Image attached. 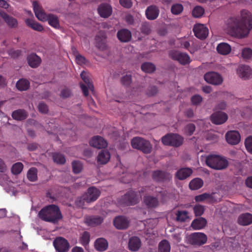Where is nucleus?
<instances>
[{
	"label": "nucleus",
	"mask_w": 252,
	"mask_h": 252,
	"mask_svg": "<svg viewBox=\"0 0 252 252\" xmlns=\"http://www.w3.org/2000/svg\"><path fill=\"white\" fill-rule=\"evenodd\" d=\"M227 32L236 38H246L252 31V15L249 11L244 9L240 16L229 17L225 22Z\"/></svg>",
	"instance_id": "f257e3e1"
},
{
	"label": "nucleus",
	"mask_w": 252,
	"mask_h": 252,
	"mask_svg": "<svg viewBox=\"0 0 252 252\" xmlns=\"http://www.w3.org/2000/svg\"><path fill=\"white\" fill-rule=\"evenodd\" d=\"M38 217L45 221L54 224L57 223L63 218L60 208L55 204L44 207L39 212Z\"/></svg>",
	"instance_id": "f03ea898"
},
{
	"label": "nucleus",
	"mask_w": 252,
	"mask_h": 252,
	"mask_svg": "<svg viewBox=\"0 0 252 252\" xmlns=\"http://www.w3.org/2000/svg\"><path fill=\"white\" fill-rule=\"evenodd\" d=\"M33 7L35 16L38 20L42 21L47 20L48 24L53 27L56 29L60 28L59 21L57 16L52 15V14L46 15L36 1L33 2Z\"/></svg>",
	"instance_id": "7ed1b4c3"
},
{
	"label": "nucleus",
	"mask_w": 252,
	"mask_h": 252,
	"mask_svg": "<svg viewBox=\"0 0 252 252\" xmlns=\"http://www.w3.org/2000/svg\"><path fill=\"white\" fill-rule=\"evenodd\" d=\"M205 162L208 166L215 170L225 169L228 165V161L225 158L216 155L207 156Z\"/></svg>",
	"instance_id": "20e7f679"
},
{
	"label": "nucleus",
	"mask_w": 252,
	"mask_h": 252,
	"mask_svg": "<svg viewBox=\"0 0 252 252\" xmlns=\"http://www.w3.org/2000/svg\"><path fill=\"white\" fill-rule=\"evenodd\" d=\"M132 148L142 151L145 154H149L152 150L150 142L140 137H134L131 140Z\"/></svg>",
	"instance_id": "39448f33"
},
{
	"label": "nucleus",
	"mask_w": 252,
	"mask_h": 252,
	"mask_svg": "<svg viewBox=\"0 0 252 252\" xmlns=\"http://www.w3.org/2000/svg\"><path fill=\"white\" fill-rule=\"evenodd\" d=\"M184 138L176 133H168L161 138V142L166 146L179 147L183 143Z\"/></svg>",
	"instance_id": "423d86ee"
},
{
	"label": "nucleus",
	"mask_w": 252,
	"mask_h": 252,
	"mask_svg": "<svg viewBox=\"0 0 252 252\" xmlns=\"http://www.w3.org/2000/svg\"><path fill=\"white\" fill-rule=\"evenodd\" d=\"M169 57L174 61H177L180 64L185 65L189 63L191 60L187 53H182L176 50H172L169 52Z\"/></svg>",
	"instance_id": "0eeeda50"
},
{
	"label": "nucleus",
	"mask_w": 252,
	"mask_h": 252,
	"mask_svg": "<svg viewBox=\"0 0 252 252\" xmlns=\"http://www.w3.org/2000/svg\"><path fill=\"white\" fill-rule=\"evenodd\" d=\"M139 198V195L135 191L131 190L122 196L121 201L127 206L133 205L138 202Z\"/></svg>",
	"instance_id": "6e6552de"
},
{
	"label": "nucleus",
	"mask_w": 252,
	"mask_h": 252,
	"mask_svg": "<svg viewBox=\"0 0 252 252\" xmlns=\"http://www.w3.org/2000/svg\"><path fill=\"white\" fill-rule=\"evenodd\" d=\"M204 79L208 83L215 85H220L223 81L221 76L219 73L214 71L205 73Z\"/></svg>",
	"instance_id": "1a4fd4ad"
},
{
	"label": "nucleus",
	"mask_w": 252,
	"mask_h": 252,
	"mask_svg": "<svg viewBox=\"0 0 252 252\" xmlns=\"http://www.w3.org/2000/svg\"><path fill=\"white\" fill-rule=\"evenodd\" d=\"M100 191L96 188L91 187L88 188L86 193L84 194V198L86 203H91L96 201L100 195Z\"/></svg>",
	"instance_id": "9d476101"
},
{
	"label": "nucleus",
	"mask_w": 252,
	"mask_h": 252,
	"mask_svg": "<svg viewBox=\"0 0 252 252\" xmlns=\"http://www.w3.org/2000/svg\"><path fill=\"white\" fill-rule=\"evenodd\" d=\"M53 244L57 252H67L69 248V243L63 237H57L54 241Z\"/></svg>",
	"instance_id": "9b49d317"
},
{
	"label": "nucleus",
	"mask_w": 252,
	"mask_h": 252,
	"mask_svg": "<svg viewBox=\"0 0 252 252\" xmlns=\"http://www.w3.org/2000/svg\"><path fill=\"white\" fill-rule=\"evenodd\" d=\"M171 178L169 173L166 170H154L152 172V179L157 182H163Z\"/></svg>",
	"instance_id": "f8f14e48"
},
{
	"label": "nucleus",
	"mask_w": 252,
	"mask_h": 252,
	"mask_svg": "<svg viewBox=\"0 0 252 252\" xmlns=\"http://www.w3.org/2000/svg\"><path fill=\"white\" fill-rule=\"evenodd\" d=\"M193 31L195 36L200 39H205L208 34V29L201 24L195 25L193 28Z\"/></svg>",
	"instance_id": "ddd939ff"
},
{
	"label": "nucleus",
	"mask_w": 252,
	"mask_h": 252,
	"mask_svg": "<svg viewBox=\"0 0 252 252\" xmlns=\"http://www.w3.org/2000/svg\"><path fill=\"white\" fill-rule=\"evenodd\" d=\"M225 139L227 142L231 145L238 144L241 140L239 132L236 130L229 131L225 134Z\"/></svg>",
	"instance_id": "4468645a"
},
{
	"label": "nucleus",
	"mask_w": 252,
	"mask_h": 252,
	"mask_svg": "<svg viewBox=\"0 0 252 252\" xmlns=\"http://www.w3.org/2000/svg\"><path fill=\"white\" fill-rule=\"evenodd\" d=\"M189 241L192 245H201L206 242L207 236L203 233H194L190 235Z\"/></svg>",
	"instance_id": "2eb2a0df"
},
{
	"label": "nucleus",
	"mask_w": 252,
	"mask_h": 252,
	"mask_svg": "<svg viewBox=\"0 0 252 252\" xmlns=\"http://www.w3.org/2000/svg\"><path fill=\"white\" fill-rule=\"evenodd\" d=\"M227 115L225 113L221 111L215 112L211 115L212 122L217 125L224 123L227 121Z\"/></svg>",
	"instance_id": "dca6fc26"
},
{
	"label": "nucleus",
	"mask_w": 252,
	"mask_h": 252,
	"mask_svg": "<svg viewBox=\"0 0 252 252\" xmlns=\"http://www.w3.org/2000/svg\"><path fill=\"white\" fill-rule=\"evenodd\" d=\"M89 144L91 146L98 149L105 148L107 145L106 141L100 136H94L90 141Z\"/></svg>",
	"instance_id": "f3484780"
},
{
	"label": "nucleus",
	"mask_w": 252,
	"mask_h": 252,
	"mask_svg": "<svg viewBox=\"0 0 252 252\" xmlns=\"http://www.w3.org/2000/svg\"><path fill=\"white\" fill-rule=\"evenodd\" d=\"M113 224L118 229H125L128 226L129 221L126 217L119 216L114 218Z\"/></svg>",
	"instance_id": "a211bd4d"
},
{
	"label": "nucleus",
	"mask_w": 252,
	"mask_h": 252,
	"mask_svg": "<svg viewBox=\"0 0 252 252\" xmlns=\"http://www.w3.org/2000/svg\"><path fill=\"white\" fill-rule=\"evenodd\" d=\"M159 11L158 7L154 5L148 6L146 10V16L148 19L153 20L158 16Z\"/></svg>",
	"instance_id": "6ab92c4d"
},
{
	"label": "nucleus",
	"mask_w": 252,
	"mask_h": 252,
	"mask_svg": "<svg viewBox=\"0 0 252 252\" xmlns=\"http://www.w3.org/2000/svg\"><path fill=\"white\" fill-rule=\"evenodd\" d=\"M0 16L3 18L7 24L11 28H15L18 25L17 20L14 17L8 16L3 10L0 9Z\"/></svg>",
	"instance_id": "aec40b11"
},
{
	"label": "nucleus",
	"mask_w": 252,
	"mask_h": 252,
	"mask_svg": "<svg viewBox=\"0 0 252 252\" xmlns=\"http://www.w3.org/2000/svg\"><path fill=\"white\" fill-rule=\"evenodd\" d=\"M237 73L240 77L245 80L249 78L252 74L250 67L246 65L239 66L237 69Z\"/></svg>",
	"instance_id": "412c9836"
},
{
	"label": "nucleus",
	"mask_w": 252,
	"mask_h": 252,
	"mask_svg": "<svg viewBox=\"0 0 252 252\" xmlns=\"http://www.w3.org/2000/svg\"><path fill=\"white\" fill-rule=\"evenodd\" d=\"M192 173L193 171L191 168H183L176 172L175 176L179 180H183L189 177Z\"/></svg>",
	"instance_id": "4be33fe9"
},
{
	"label": "nucleus",
	"mask_w": 252,
	"mask_h": 252,
	"mask_svg": "<svg viewBox=\"0 0 252 252\" xmlns=\"http://www.w3.org/2000/svg\"><path fill=\"white\" fill-rule=\"evenodd\" d=\"M108 246L107 241L105 238H102V237L97 238L94 241V248L99 252H104L107 250Z\"/></svg>",
	"instance_id": "5701e85b"
},
{
	"label": "nucleus",
	"mask_w": 252,
	"mask_h": 252,
	"mask_svg": "<svg viewBox=\"0 0 252 252\" xmlns=\"http://www.w3.org/2000/svg\"><path fill=\"white\" fill-rule=\"evenodd\" d=\"M117 38H118L121 42H128L131 38V32L127 29H122L117 32Z\"/></svg>",
	"instance_id": "b1692460"
},
{
	"label": "nucleus",
	"mask_w": 252,
	"mask_h": 252,
	"mask_svg": "<svg viewBox=\"0 0 252 252\" xmlns=\"http://www.w3.org/2000/svg\"><path fill=\"white\" fill-rule=\"evenodd\" d=\"M141 246L140 239L137 237H130L128 241V248L131 251H137Z\"/></svg>",
	"instance_id": "393cba45"
},
{
	"label": "nucleus",
	"mask_w": 252,
	"mask_h": 252,
	"mask_svg": "<svg viewBox=\"0 0 252 252\" xmlns=\"http://www.w3.org/2000/svg\"><path fill=\"white\" fill-rule=\"evenodd\" d=\"M98 12L101 17L106 18L111 15L112 8L109 4L103 3L98 7Z\"/></svg>",
	"instance_id": "a878e982"
},
{
	"label": "nucleus",
	"mask_w": 252,
	"mask_h": 252,
	"mask_svg": "<svg viewBox=\"0 0 252 252\" xmlns=\"http://www.w3.org/2000/svg\"><path fill=\"white\" fill-rule=\"evenodd\" d=\"M144 202L148 208H154L158 204V199L156 197L146 195L144 197Z\"/></svg>",
	"instance_id": "bb28decb"
},
{
	"label": "nucleus",
	"mask_w": 252,
	"mask_h": 252,
	"mask_svg": "<svg viewBox=\"0 0 252 252\" xmlns=\"http://www.w3.org/2000/svg\"><path fill=\"white\" fill-rule=\"evenodd\" d=\"M103 220V219L99 216H91L86 218V223L90 226H94L100 224Z\"/></svg>",
	"instance_id": "cd10ccee"
},
{
	"label": "nucleus",
	"mask_w": 252,
	"mask_h": 252,
	"mask_svg": "<svg viewBox=\"0 0 252 252\" xmlns=\"http://www.w3.org/2000/svg\"><path fill=\"white\" fill-rule=\"evenodd\" d=\"M238 223L243 226L249 225L252 223V215L250 213H244L239 216L238 219Z\"/></svg>",
	"instance_id": "c85d7f7f"
},
{
	"label": "nucleus",
	"mask_w": 252,
	"mask_h": 252,
	"mask_svg": "<svg viewBox=\"0 0 252 252\" xmlns=\"http://www.w3.org/2000/svg\"><path fill=\"white\" fill-rule=\"evenodd\" d=\"M206 220L203 217L194 219L191 222V226L194 230H199L203 228L206 225Z\"/></svg>",
	"instance_id": "c756f323"
},
{
	"label": "nucleus",
	"mask_w": 252,
	"mask_h": 252,
	"mask_svg": "<svg viewBox=\"0 0 252 252\" xmlns=\"http://www.w3.org/2000/svg\"><path fill=\"white\" fill-rule=\"evenodd\" d=\"M28 116V112L24 109H19L12 112V117L16 120L23 121L26 119Z\"/></svg>",
	"instance_id": "7c9ffc66"
},
{
	"label": "nucleus",
	"mask_w": 252,
	"mask_h": 252,
	"mask_svg": "<svg viewBox=\"0 0 252 252\" xmlns=\"http://www.w3.org/2000/svg\"><path fill=\"white\" fill-rule=\"evenodd\" d=\"M110 158V155L108 151L102 150L99 153L97 157V162L100 164H105L108 162Z\"/></svg>",
	"instance_id": "2f4dec72"
},
{
	"label": "nucleus",
	"mask_w": 252,
	"mask_h": 252,
	"mask_svg": "<svg viewBox=\"0 0 252 252\" xmlns=\"http://www.w3.org/2000/svg\"><path fill=\"white\" fill-rule=\"evenodd\" d=\"M40 58L35 54H32L28 57L29 64L32 68L38 67L41 63Z\"/></svg>",
	"instance_id": "473e14b6"
},
{
	"label": "nucleus",
	"mask_w": 252,
	"mask_h": 252,
	"mask_svg": "<svg viewBox=\"0 0 252 252\" xmlns=\"http://www.w3.org/2000/svg\"><path fill=\"white\" fill-rule=\"evenodd\" d=\"M217 50L220 54L226 55L230 52L231 47L228 43L221 42L217 46Z\"/></svg>",
	"instance_id": "72a5a7b5"
},
{
	"label": "nucleus",
	"mask_w": 252,
	"mask_h": 252,
	"mask_svg": "<svg viewBox=\"0 0 252 252\" xmlns=\"http://www.w3.org/2000/svg\"><path fill=\"white\" fill-rule=\"evenodd\" d=\"M26 24L28 26L31 27L33 30L38 31L41 32L43 31V28L41 25L37 22H35L31 18H28L25 21Z\"/></svg>",
	"instance_id": "f704fd0d"
},
{
	"label": "nucleus",
	"mask_w": 252,
	"mask_h": 252,
	"mask_svg": "<svg viewBox=\"0 0 252 252\" xmlns=\"http://www.w3.org/2000/svg\"><path fill=\"white\" fill-rule=\"evenodd\" d=\"M203 185V180L199 178H196L190 182L189 187L190 189L195 190L200 189Z\"/></svg>",
	"instance_id": "c9c22d12"
},
{
	"label": "nucleus",
	"mask_w": 252,
	"mask_h": 252,
	"mask_svg": "<svg viewBox=\"0 0 252 252\" xmlns=\"http://www.w3.org/2000/svg\"><path fill=\"white\" fill-rule=\"evenodd\" d=\"M16 85L18 90L21 91H26L30 88V83L27 79H21L17 82Z\"/></svg>",
	"instance_id": "e433bc0d"
},
{
	"label": "nucleus",
	"mask_w": 252,
	"mask_h": 252,
	"mask_svg": "<svg viewBox=\"0 0 252 252\" xmlns=\"http://www.w3.org/2000/svg\"><path fill=\"white\" fill-rule=\"evenodd\" d=\"M171 246L169 241L163 239L158 244V252H170Z\"/></svg>",
	"instance_id": "4c0bfd02"
},
{
	"label": "nucleus",
	"mask_w": 252,
	"mask_h": 252,
	"mask_svg": "<svg viewBox=\"0 0 252 252\" xmlns=\"http://www.w3.org/2000/svg\"><path fill=\"white\" fill-rule=\"evenodd\" d=\"M176 220L179 222L186 221L189 218V213L187 211L178 210L176 213Z\"/></svg>",
	"instance_id": "58836bf2"
},
{
	"label": "nucleus",
	"mask_w": 252,
	"mask_h": 252,
	"mask_svg": "<svg viewBox=\"0 0 252 252\" xmlns=\"http://www.w3.org/2000/svg\"><path fill=\"white\" fill-rule=\"evenodd\" d=\"M141 69L146 73H151L155 70L156 66L152 63L145 62L141 65Z\"/></svg>",
	"instance_id": "ea45409f"
},
{
	"label": "nucleus",
	"mask_w": 252,
	"mask_h": 252,
	"mask_svg": "<svg viewBox=\"0 0 252 252\" xmlns=\"http://www.w3.org/2000/svg\"><path fill=\"white\" fill-rule=\"evenodd\" d=\"M52 157L54 161L58 164H63L65 162L64 156L61 153H54L53 154Z\"/></svg>",
	"instance_id": "a19ab883"
},
{
	"label": "nucleus",
	"mask_w": 252,
	"mask_h": 252,
	"mask_svg": "<svg viewBox=\"0 0 252 252\" xmlns=\"http://www.w3.org/2000/svg\"><path fill=\"white\" fill-rule=\"evenodd\" d=\"M141 32L145 35H149L151 32V25L148 22H144L141 24V28H140Z\"/></svg>",
	"instance_id": "79ce46f5"
},
{
	"label": "nucleus",
	"mask_w": 252,
	"mask_h": 252,
	"mask_svg": "<svg viewBox=\"0 0 252 252\" xmlns=\"http://www.w3.org/2000/svg\"><path fill=\"white\" fill-rule=\"evenodd\" d=\"M27 177L31 182H35L37 179V170L35 167H32L29 169L27 173Z\"/></svg>",
	"instance_id": "37998d69"
},
{
	"label": "nucleus",
	"mask_w": 252,
	"mask_h": 252,
	"mask_svg": "<svg viewBox=\"0 0 252 252\" xmlns=\"http://www.w3.org/2000/svg\"><path fill=\"white\" fill-rule=\"evenodd\" d=\"M80 76L82 80L84 81V82L88 86L89 89L91 91H93L94 90V86L90 81L87 73L83 71L81 72Z\"/></svg>",
	"instance_id": "c03bdc74"
},
{
	"label": "nucleus",
	"mask_w": 252,
	"mask_h": 252,
	"mask_svg": "<svg viewBox=\"0 0 252 252\" xmlns=\"http://www.w3.org/2000/svg\"><path fill=\"white\" fill-rule=\"evenodd\" d=\"M72 169L74 173H80L83 169V165L79 161H74L72 162Z\"/></svg>",
	"instance_id": "a18cd8bd"
},
{
	"label": "nucleus",
	"mask_w": 252,
	"mask_h": 252,
	"mask_svg": "<svg viewBox=\"0 0 252 252\" xmlns=\"http://www.w3.org/2000/svg\"><path fill=\"white\" fill-rule=\"evenodd\" d=\"M204 13V8L200 6H195L192 10V14L196 18H198L202 16Z\"/></svg>",
	"instance_id": "49530a36"
},
{
	"label": "nucleus",
	"mask_w": 252,
	"mask_h": 252,
	"mask_svg": "<svg viewBox=\"0 0 252 252\" xmlns=\"http://www.w3.org/2000/svg\"><path fill=\"white\" fill-rule=\"evenodd\" d=\"M23 168V165L21 162H17L14 164L11 168V172L15 175L21 173Z\"/></svg>",
	"instance_id": "de8ad7c7"
},
{
	"label": "nucleus",
	"mask_w": 252,
	"mask_h": 252,
	"mask_svg": "<svg viewBox=\"0 0 252 252\" xmlns=\"http://www.w3.org/2000/svg\"><path fill=\"white\" fill-rule=\"evenodd\" d=\"M90 239V235L87 231H85L80 237V242L82 245L84 246H87L89 242Z\"/></svg>",
	"instance_id": "09e8293b"
},
{
	"label": "nucleus",
	"mask_w": 252,
	"mask_h": 252,
	"mask_svg": "<svg viewBox=\"0 0 252 252\" xmlns=\"http://www.w3.org/2000/svg\"><path fill=\"white\" fill-rule=\"evenodd\" d=\"M183 10V7L181 4L177 3L173 4L171 8V13L173 14H180Z\"/></svg>",
	"instance_id": "8fccbe9b"
},
{
	"label": "nucleus",
	"mask_w": 252,
	"mask_h": 252,
	"mask_svg": "<svg viewBox=\"0 0 252 252\" xmlns=\"http://www.w3.org/2000/svg\"><path fill=\"white\" fill-rule=\"evenodd\" d=\"M96 47L101 51L105 50L107 48L105 42L102 39H100L99 36L98 35L96 36Z\"/></svg>",
	"instance_id": "3c124183"
},
{
	"label": "nucleus",
	"mask_w": 252,
	"mask_h": 252,
	"mask_svg": "<svg viewBox=\"0 0 252 252\" xmlns=\"http://www.w3.org/2000/svg\"><path fill=\"white\" fill-rule=\"evenodd\" d=\"M245 146L247 151L252 154V136H250L246 138Z\"/></svg>",
	"instance_id": "603ef678"
},
{
	"label": "nucleus",
	"mask_w": 252,
	"mask_h": 252,
	"mask_svg": "<svg viewBox=\"0 0 252 252\" xmlns=\"http://www.w3.org/2000/svg\"><path fill=\"white\" fill-rule=\"evenodd\" d=\"M193 211L196 216H201L204 212V206L200 204L195 205L193 207Z\"/></svg>",
	"instance_id": "864d4df0"
},
{
	"label": "nucleus",
	"mask_w": 252,
	"mask_h": 252,
	"mask_svg": "<svg viewBox=\"0 0 252 252\" xmlns=\"http://www.w3.org/2000/svg\"><path fill=\"white\" fill-rule=\"evenodd\" d=\"M195 129V126L193 124H189L185 126L184 128V132L188 135H191Z\"/></svg>",
	"instance_id": "5fc2aeb1"
},
{
	"label": "nucleus",
	"mask_w": 252,
	"mask_h": 252,
	"mask_svg": "<svg viewBox=\"0 0 252 252\" xmlns=\"http://www.w3.org/2000/svg\"><path fill=\"white\" fill-rule=\"evenodd\" d=\"M202 101V97L199 94H195L191 98V103L194 106L199 105Z\"/></svg>",
	"instance_id": "6e6d98bb"
},
{
	"label": "nucleus",
	"mask_w": 252,
	"mask_h": 252,
	"mask_svg": "<svg viewBox=\"0 0 252 252\" xmlns=\"http://www.w3.org/2000/svg\"><path fill=\"white\" fill-rule=\"evenodd\" d=\"M121 82L124 86H128L131 82V75H126L123 76L121 79Z\"/></svg>",
	"instance_id": "4d7b16f0"
},
{
	"label": "nucleus",
	"mask_w": 252,
	"mask_h": 252,
	"mask_svg": "<svg viewBox=\"0 0 252 252\" xmlns=\"http://www.w3.org/2000/svg\"><path fill=\"white\" fill-rule=\"evenodd\" d=\"M242 57L244 59H250L252 56V50L249 48H244L242 51Z\"/></svg>",
	"instance_id": "13d9d810"
},
{
	"label": "nucleus",
	"mask_w": 252,
	"mask_h": 252,
	"mask_svg": "<svg viewBox=\"0 0 252 252\" xmlns=\"http://www.w3.org/2000/svg\"><path fill=\"white\" fill-rule=\"evenodd\" d=\"M85 202H86V201L84 198V194L82 196L78 197L75 201L76 205L80 208H83L85 206Z\"/></svg>",
	"instance_id": "bf43d9fd"
},
{
	"label": "nucleus",
	"mask_w": 252,
	"mask_h": 252,
	"mask_svg": "<svg viewBox=\"0 0 252 252\" xmlns=\"http://www.w3.org/2000/svg\"><path fill=\"white\" fill-rule=\"evenodd\" d=\"M210 197V195L208 194V193H203L200 195L195 196V200L196 202H201L207 198H209Z\"/></svg>",
	"instance_id": "052dcab7"
},
{
	"label": "nucleus",
	"mask_w": 252,
	"mask_h": 252,
	"mask_svg": "<svg viewBox=\"0 0 252 252\" xmlns=\"http://www.w3.org/2000/svg\"><path fill=\"white\" fill-rule=\"evenodd\" d=\"M120 4L124 8L129 9L132 6L131 0H119Z\"/></svg>",
	"instance_id": "680f3d73"
},
{
	"label": "nucleus",
	"mask_w": 252,
	"mask_h": 252,
	"mask_svg": "<svg viewBox=\"0 0 252 252\" xmlns=\"http://www.w3.org/2000/svg\"><path fill=\"white\" fill-rule=\"evenodd\" d=\"M39 111L41 113L46 114L49 111V108L46 104L42 102L40 103L38 105Z\"/></svg>",
	"instance_id": "e2e57ef3"
},
{
	"label": "nucleus",
	"mask_w": 252,
	"mask_h": 252,
	"mask_svg": "<svg viewBox=\"0 0 252 252\" xmlns=\"http://www.w3.org/2000/svg\"><path fill=\"white\" fill-rule=\"evenodd\" d=\"M71 95V91L65 88L62 90L61 96L63 98H67Z\"/></svg>",
	"instance_id": "0e129e2a"
},
{
	"label": "nucleus",
	"mask_w": 252,
	"mask_h": 252,
	"mask_svg": "<svg viewBox=\"0 0 252 252\" xmlns=\"http://www.w3.org/2000/svg\"><path fill=\"white\" fill-rule=\"evenodd\" d=\"M157 92L158 89L156 86H151L149 87L147 92V94L149 96H152L156 94Z\"/></svg>",
	"instance_id": "69168bd1"
},
{
	"label": "nucleus",
	"mask_w": 252,
	"mask_h": 252,
	"mask_svg": "<svg viewBox=\"0 0 252 252\" xmlns=\"http://www.w3.org/2000/svg\"><path fill=\"white\" fill-rule=\"evenodd\" d=\"M76 60L78 64H82L86 63V59L85 57L80 54L76 56Z\"/></svg>",
	"instance_id": "338daca9"
},
{
	"label": "nucleus",
	"mask_w": 252,
	"mask_h": 252,
	"mask_svg": "<svg viewBox=\"0 0 252 252\" xmlns=\"http://www.w3.org/2000/svg\"><path fill=\"white\" fill-rule=\"evenodd\" d=\"M226 106V103L224 101H221L216 106V110H224Z\"/></svg>",
	"instance_id": "774afa93"
}]
</instances>
